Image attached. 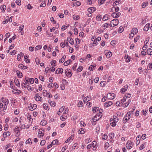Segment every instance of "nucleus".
<instances>
[{"instance_id":"obj_59","label":"nucleus","mask_w":152,"mask_h":152,"mask_svg":"<svg viewBox=\"0 0 152 152\" xmlns=\"http://www.w3.org/2000/svg\"><path fill=\"white\" fill-rule=\"evenodd\" d=\"M108 27V24L107 23H105L101 27L105 29L107 28Z\"/></svg>"},{"instance_id":"obj_10","label":"nucleus","mask_w":152,"mask_h":152,"mask_svg":"<svg viewBox=\"0 0 152 152\" xmlns=\"http://www.w3.org/2000/svg\"><path fill=\"white\" fill-rule=\"evenodd\" d=\"M121 15V13L120 12L113 13L111 16L114 18H116L119 17Z\"/></svg>"},{"instance_id":"obj_33","label":"nucleus","mask_w":152,"mask_h":152,"mask_svg":"<svg viewBox=\"0 0 152 152\" xmlns=\"http://www.w3.org/2000/svg\"><path fill=\"white\" fill-rule=\"evenodd\" d=\"M56 61L55 60H52L50 62L51 65L53 66H56Z\"/></svg>"},{"instance_id":"obj_46","label":"nucleus","mask_w":152,"mask_h":152,"mask_svg":"<svg viewBox=\"0 0 152 152\" xmlns=\"http://www.w3.org/2000/svg\"><path fill=\"white\" fill-rule=\"evenodd\" d=\"M83 69V67L82 66H80L77 69V72H81Z\"/></svg>"},{"instance_id":"obj_62","label":"nucleus","mask_w":152,"mask_h":152,"mask_svg":"<svg viewBox=\"0 0 152 152\" xmlns=\"http://www.w3.org/2000/svg\"><path fill=\"white\" fill-rule=\"evenodd\" d=\"M16 92L14 93V94L18 95H19L21 92V91L18 89H17L16 90Z\"/></svg>"},{"instance_id":"obj_30","label":"nucleus","mask_w":152,"mask_h":152,"mask_svg":"<svg viewBox=\"0 0 152 152\" xmlns=\"http://www.w3.org/2000/svg\"><path fill=\"white\" fill-rule=\"evenodd\" d=\"M48 102L52 107H54L56 105V103L54 101H51L50 100H49Z\"/></svg>"},{"instance_id":"obj_4","label":"nucleus","mask_w":152,"mask_h":152,"mask_svg":"<svg viewBox=\"0 0 152 152\" xmlns=\"http://www.w3.org/2000/svg\"><path fill=\"white\" fill-rule=\"evenodd\" d=\"M126 146L128 149H131L132 148L133 146L132 142L131 141H128L126 144Z\"/></svg>"},{"instance_id":"obj_57","label":"nucleus","mask_w":152,"mask_h":152,"mask_svg":"<svg viewBox=\"0 0 152 152\" xmlns=\"http://www.w3.org/2000/svg\"><path fill=\"white\" fill-rule=\"evenodd\" d=\"M105 1V0H98V2L99 5H101L103 4Z\"/></svg>"},{"instance_id":"obj_36","label":"nucleus","mask_w":152,"mask_h":152,"mask_svg":"<svg viewBox=\"0 0 152 152\" xmlns=\"http://www.w3.org/2000/svg\"><path fill=\"white\" fill-rule=\"evenodd\" d=\"M99 107H94L92 109V111L94 113H95L96 111H98Z\"/></svg>"},{"instance_id":"obj_64","label":"nucleus","mask_w":152,"mask_h":152,"mask_svg":"<svg viewBox=\"0 0 152 152\" xmlns=\"http://www.w3.org/2000/svg\"><path fill=\"white\" fill-rule=\"evenodd\" d=\"M148 70H151L152 69V63H149L148 64Z\"/></svg>"},{"instance_id":"obj_55","label":"nucleus","mask_w":152,"mask_h":152,"mask_svg":"<svg viewBox=\"0 0 152 152\" xmlns=\"http://www.w3.org/2000/svg\"><path fill=\"white\" fill-rule=\"evenodd\" d=\"M104 31V30L101 29H98L97 31V33L98 34H101Z\"/></svg>"},{"instance_id":"obj_28","label":"nucleus","mask_w":152,"mask_h":152,"mask_svg":"<svg viewBox=\"0 0 152 152\" xmlns=\"http://www.w3.org/2000/svg\"><path fill=\"white\" fill-rule=\"evenodd\" d=\"M16 72L17 75L18 77L21 78L23 77V74L20 71L17 70Z\"/></svg>"},{"instance_id":"obj_19","label":"nucleus","mask_w":152,"mask_h":152,"mask_svg":"<svg viewBox=\"0 0 152 152\" xmlns=\"http://www.w3.org/2000/svg\"><path fill=\"white\" fill-rule=\"evenodd\" d=\"M150 27V24L149 23H147L146 24L144 27L143 30L144 31H147L149 29Z\"/></svg>"},{"instance_id":"obj_9","label":"nucleus","mask_w":152,"mask_h":152,"mask_svg":"<svg viewBox=\"0 0 152 152\" xmlns=\"http://www.w3.org/2000/svg\"><path fill=\"white\" fill-rule=\"evenodd\" d=\"M42 130H43L42 129H40L38 130V134L39 135L38 136V137L40 138L42 137L44 135V132H42Z\"/></svg>"},{"instance_id":"obj_39","label":"nucleus","mask_w":152,"mask_h":152,"mask_svg":"<svg viewBox=\"0 0 152 152\" xmlns=\"http://www.w3.org/2000/svg\"><path fill=\"white\" fill-rule=\"evenodd\" d=\"M24 27V26L23 25H21L19 27V32H21V31H23Z\"/></svg>"},{"instance_id":"obj_49","label":"nucleus","mask_w":152,"mask_h":152,"mask_svg":"<svg viewBox=\"0 0 152 152\" xmlns=\"http://www.w3.org/2000/svg\"><path fill=\"white\" fill-rule=\"evenodd\" d=\"M83 103L82 101H79L77 104V106L80 107H82L83 105Z\"/></svg>"},{"instance_id":"obj_27","label":"nucleus","mask_w":152,"mask_h":152,"mask_svg":"<svg viewBox=\"0 0 152 152\" xmlns=\"http://www.w3.org/2000/svg\"><path fill=\"white\" fill-rule=\"evenodd\" d=\"M96 66V65H91L88 68V69L90 71H93L94 70Z\"/></svg>"},{"instance_id":"obj_20","label":"nucleus","mask_w":152,"mask_h":152,"mask_svg":"<svg viewBox=\"0 0 152 152\" xmlns=\"http://www.w3.org/2000/svg\"><path fill=\"white\" fill-rule=\"evenodd\" d=\"M30 105L31 107L30 109L31 110L36 109L37 107V105L35 104H31Z\"/></svg>"},{"instance_id":"obj_7","label":"nucleus","mask_w":152,"mask_h":152,"mask_svg":"<svg viewBox=\"0 0 152 152\" xmlns=\"http://www.w3.org/2000/svg\"><path fill=\"white\" fill-rule=\"evenodd\" d=\"M104 53L107 58H109L112 55V53L108 50L105 51Z\"/></svg>"},{"instance_id":"obj_60","label":"nucleus","mask_w":152,"mask_h":152,"mask_svg":"<svg viewBox=\"0 0 152 152\" xmlns=\"http://www.w3.org/2000/svg\"><path fill=\"white\" fill-rule=\"evenodd\" d=\"M29 82L31 84H32L34 82V79L33 78H28Z\"/></svg>"},{"instance_id":"obj_1","label":"nucleus","mask_w":152,"mask_h":152,"mask_svg":"<svg viewBox=\"0 0 152 152\" xmlns=\"http://www.w3.org/2000/svg\"><path fill=\"white\" fill-rule=\"evenodd\" d=\"M118 118L116 116H113L110 121V125L112 127H115L118 121Z\"/></svg>"},{"instance_id":"obj_48","label":"nucleus","mask_w":152,"mask_h":152,"mask_svg":"<svg viewBox=\"0 0 152 152\" xmlns=\"http://www.w3.org/2000/svg\"><path fill=\"white\" fill-rule=\"evenodd\" d=\"M1 10H2L3 12H4L6 8V6L4 5H2L1 7Z\"/></svg>"},{"instance_id":"obj_21","label":"nucleus","mask_w":152,"mask_h":152,"mask_svg":"<svg viewBox=\"0 0 152 152\" xmlns=\"http://www.w3.org/2000/svg\"><path fill=\"white\" fill-rule=\"evenodd\" d=\"M131 33L133 34H136L138 31V29L136 28H133L131 30Z\"/></svg>"},{"instance_id":"obj_25","label":"nucleus","mask_w":152,"mask_h":152,"mask_svg":"<svg viewBox=\"0 0 152 152\" xmlns=\"http://www.w3.org/2000/svg\"><path fill=\"white\" fill-rule=\"evenodd\" d=\"M52 144L53 145H59L61 144V143H59L58 142V141L56 139L53 140V141L52 142Z\"/></svg>"},{"instance_id":"obj_56","label":"nucleus","mask_w":152,"mask_h":152,"mask_svg":"<svg viewBox=\"0 0 152 152\" xmlns=\"http://www.w3.org/2000/svg\"><path fill=\"white\" fill-rule=\"evenodd\" d=\"M42 48V45H37L36 46L35 48V51L40 50Z\"/></svg>"},{"instance_id":"obj_8","label":"nucleus","mask_w":152,"mask_h":152,"mask_svg":"<svg viewBox=\"0 0 152 152\" xmlns=\"http://www.w3.org/2000/svg\"><path fill=\"white\" fill-rule=\"evenodd\" d=\"M35 100L37 101H41L42 99V97L39 96V94L37 93L34 96Z\"/></svg>"},{"instance_id":"obj_54","label":"nucleus","mask_w":152,"mask_h":152,"mask_svg":"<svg viewBox=\"0 0 152 152\" xmlns=\"http://www.w3.org/2000/svg\"><path fill=\"white\" fill-rule=\"evenodd\" d=\"M97 145V142L95 141H93L92 142L91 146L93 147L94 148H95L96 147Z\"/></svg>"},{"instance_id":"obj_12","label":"nucleus","mask_w":152,"mask_h":152,"mask_svg":"<svg viewBox=\"0 0 152 152\" xmlns=\"http://www.w3.org/2000/svg\"><path fill=\"white\" fill-rule=\"evenodd\" d=\"M63 71V69L61 68H58L56 71L55 73L56 74H58L61 73L62 74Z\"/></svg>"},{"instance_id":"obj_22","label":"nucleus","mask_w":152,"mask_h":152,"mask_svg":"<svg viewBox=\"0 0 152 152\" xmlns=\"http://www.w3.org/2000/svg\"><path fill=\"white\" fill-rule=\"evenodd\" d=\"M18 67L20 68H21L23 69H26L28 68V67L24 66L23 64H19L18 66Z\"/></svg>"},{"instance_id":"obj_6","label":"nucleus","mask_w":152,"mask_h":152,"mask_svg":"<svg viewBox=\"0 0 152 152\" xmlns=\"http://www.w3.org/2000/svg\"><path fill=\"white\" fill-rule=\"evenodd\" d=\"M107 97L110 99H113L115 97V94L113 93H109L107 95Z\"/></svg>"},{"instance_id":"obj_51","label":"nucleus","mask_w":152,"mask_h":152,"mask_svg":"<svg viewBox=\"0 0 152 152\" xmlns=\"http://www.w3.org/2000/svg\"><path fill=\"white\" fill-rule=\"evenodd\" d=\"M124 30L123 27L122 26H121L118 29V32L119 33H122Z\"/></svg>"},{"instance_id":"obj_34","label":"nucleus","mask_w":152,"mask_h":152,"mask_svg":"<svg viewBox=\"0 0 152 152\" xmlns=\"http://www.w3.org/2000/svg\"><path fill=\"white\" fill-rule=\"evenodd\" d=\"M129 118L128 119V118L126 116V115L124 117L123 120V122L125 124L126 122H127L128 120H129Z\"/></svg>"},{"instance_id":"obj_44","label":"nucleus","mask_w":152,"mask_h":152,"mask_svg":"<svg viewBox=\"0 0 152 152\" xmlns=\"http://www.w3.org/2000/svg\"><path fill=\"white\" fill-rule=\"evenodd\" d=\"M47 123V121L45 120H42L40 124L42 126H45Z\"/></svg>"},{"instance_id":"obj_42","label":"nucleus","mask_w":152,"mask_h":152,"mask_svg":"<svg viewBox=\"0 0 152 152\" xmlns=\"http://www.w3.org/2000/svg\"><path fill=\"white\" fill-rule=\"evenodd\" d=\"M71 61V60H68L64 63V66H67L70 63Z\"/></svg>"},{"instance_id":"obj_13","label":"nucleus","mask_w":152,"mask_h":152,"mask_svg":"<svg viewBox=\"0 0 152 152\" xmlns=\"http://www.w3.org/2000/svg\"><path fill=\"white\" fill-rule=\"evenodd\" d=\"M113 104L111 101H108L105 102L104 104V107H107L111 106Z\"/></svg>"},{"instance_id":"obj_37","label":"nucleus","mask_w":152,"mask_h":152,"mask_svg":"<svg viewBox=\"0 0 152 152\" xmlns=\"http://www.w3.org/2000/svg\"><path fill=\"white\" fill-rule=\"evenodd\" d=\"M147 53L148 55H152V49L151 48L148 49Z\"/></svg>"},{"instance_id":"obj_40","label":"nucleus","mask_w":152,"mask_h":152,"mask_svg":"<svg viewBox=\"0 0 152 152\" xmlns=\"http://www.w3.org/2000/svg\"><path fill=\"white\" fill-rule=\"evenodd\" d=\"M66 57L65 56H63L59 60V62L60 63H63L64 61L65 58H66Z\"/></svg>"},{"instance_id":"obj_18","label":"nucleus","mask_w":152,"mask_h":152,"mask_svg":"<svg viewBox=\"0 0 152 152\" xmlns=\"http://www.w3.org/2000/svg\"><path fill=\"white\" fill-rule=\"evenodd\" d=\"M111 23H113L115 26H116L118 23V20L117 19H114L111 21Z\"/></svg>"},{"instance_id":"obj_47","label":"nucleus","mask_w":152,"mask_h":152,"mask_svg":"<svg viewBox=\"0 0 152 152\" xmlns=\"http://www.w3.org/2000/svg\"><path fill=\"white\" fill-rule=\"evenodd\" d=\"M80 18L79 16V15H74L73 16V19L74 20H77Z\"/></svg>"},{"instance_id":"obj_24","label":"nucleus","mask_w":152,"mask_h":152,"mask_svg":"<svg viewBox=\"0 0 152 152\" xmlns=\"http://www.w3.org/2000/svg\"><path fill=\"white\" fill-rule=\"evenodd\" d=\"M85 130L84 128H81L78 131V133L80 134H83L85 132Z\"/></svg>"},{"instance_id":"obj_50","label":"nucleus","mask_w":152,"mask_h":152,"mask_svg":"<svg viewBox=\"0 0 152 152\" xmlns=\"http://www.w3.org/2000/svg\"><path fill=\"white\" fill-rule=\"evenodd\" d=\"M29 84L28 83L27 86H26V88H27V89L29 91H31L33 90L32 89V88L29 85Z\"/></svg>"},{"instance_id":"obj_41","label":"nucleus","mask_w":152,"mask_h":152,"mask_svg":"<svg viewBox=\"0 0 152 152\" xmlns=\"http://www.w3.org/2000/svg\"><path fill=\"white\" fill-rule=\"evenodd\" d=\"M102 18V16L100 15H99L96 16V20L97 21H100Z\"/></svg>"},{"instance_id":"obj_14","label":"nucleus","mask_w":152,"mask_h":152,"mask_svg":"<svg viewBox=\"0 0 152 152\" xmlns=\"http://www.w3.org/2000/svg\"><path fill=\"white\" fill-rule=\"evenodd\" d=\"M111 10L113 13H116L119 10V8L118 7H114L111 8Z\"/></svg>"},{"instance_id":"obj_3","label":"nucleus","mask_w":152,"mask_h":152,"mask_svg":"<svg viewBox=\"0 0 152 152\" xmlns=\"http://www.w3.org/2000/svg\"><path fill=\"white\" fill-rule=\"evenodd\" d=\"M65 73L66 75L68 77H70L72 75V73L71 72L70 69H67L65 70Z\"/></svg>"},{"instance_id":"obj_43","label":"nucleus","mask_w":152,"mask_h":152,"mask_svg":"<svg viewBox=\"0 0 152 152\" xmlns=\"http://www.w3.org/2000/svg\"><path fill=\"white\" fill-rule=\"evenodd\" d=\"M69 26V25H64L61 28V30H64L68 28Z\"/></svg>"},{"instance_id":"obj_35","label":"nucleus","mask_w":152,"mask_h":152,"mask_svg":"<svg viewBox=\"0 0 152 152\" xmlns=\"http://www.w3.org/2000/svg\"><path fill=\"white\" fill-rule=\"evenodd\" d=\"M43 108L45 110H48L49 109V107L48 106V105L47 104H43Z\"/></svg>"},{"instance_id":"obj_58","label":"nucleus","mask_w":152,"mask_h":152,"mask_svg":"<svg viewBox=\"0 0 152 152\" xmlns=\"http://www.w3.org/2000/svg\"><path fill=\"white\" fill-rule=\"evenodd\" d=\"M110 137V139H113L115 136V134L113 132H111L110 133V135H109Z\"/></svg>"},{"instance_id":"obj_52","label":"nucleus","mask_w":152,"mask_h":152,"mask_svg":"<svg viewBox=\"0 0 152 152\" xmlns=\"http://www.w3.org/2000/svg\"><path fill=\"white\" fill-rule=\"evenodd\" d=\"M132 113V112L129 111L126 114V116H127V118H128V119L129 118V119H130L131 118V115Z\"/></svg>"},{"instance_id":"obj_38","label":"nucleus","mask_w":152,"mask_h":152,"mask_svg":"<svg viewBox=\"0 0 152 152\" xmlns=\"http://www.w3.org/2000/svg\"><path fill=\"white\" fill-rule=\"evenodd\" d=\"M42 94L44 96L47 97L48 96V95L49 94V93H48L46 90H45L43 91Z\"/></svg>"},{"instance_id":"obj_15","label":"nucleus","mask_w":152,"mask_h":152,"mask_svg":"<svg viewBox=\"0 0 152 152\" xmlns=\"http://www.w3.org/2000/svg\"><path fill=\"white\" fill-rule=\"evenodd\" d=\"M110 16L107 14L104 15L102 18V20L103 21H106L108 20Z\"/></svg>"},{"instance_id":"obj_31","label":"nucleus","mask_w":152,"mask_h":152,"mask_svg":"<svg viewBox=\"0 0 152 152\" xmlns=\"http://www.w3.org/2000/svg\"><path fill=\"white\" fill-rule=\"evenodd\" d=\"M14 81L16 86L18 87L20 86V84L18 80L17 79H15Z\"/></svg>"},{"instance_id":"obj_53","label":"nucleus","mask_w":152,"mask_h":152,"mask_svg":"<svg viewBox=\"0 0 152 152\" xmlns=\"http://www.w3.org/2000/svg\"><path fill=\"white\" fill-rule=\"evenodd\" d=\"M93 43L91 45V47H94L96 46L98 44L96 40L93 41Z\"/></svg>"},{"instance_id":"obj_26","label":"nucleus","mask_w":152,"mask_h":152,"mask_svg":"<svg viewBox=\"0 0 152 152\" xmlns=\"http://www.w3.org/2000/svg\"><path fill=\"white\" fill-rule=\"evenodd\" d=\"M27 119L29 120V123L31 124L32 122L33 119L31 118V115L29 114L27 115Z\"/></svg>"},{"instance_id":"obj_11","label":"nucleus","mask_w":152,"mask_h":152,"mask_svg":"<svg viewBox=\"0 0 152 152\" xmlns=\"http://www.w3.org/2000/svg\"><path fill=\"white\" fill-rule=\"evenodd\" d=\"M124 59H125V62L126 63L129 62L131 59L132 58L130 56H129L127 54H126L125 56L124 57Z\"/></svg>"},{"instance_id":"obj_17","label":"nucleus","mask_w":152,"mask_h":152,"mask_svg":"<svg viewBox=\"0 0 152 152\" xmlns=\"http://www.w3.org/2000/svg\"><path fill=\"white\" fill-rule=\"evenodd\" d=\"M96 10V9L95 7H92L89 8L88 9V12H90L91 13L94 12Z\"/></svg>"},{"instance_id":"obj_29","label":"nucleus","mask_w":152,"mask_h":152,"mask_svg":"<svg viewBox=\"0 0 152 152\" xmlns=\"http://www.w3.org/2000/svg\"><path fill=\"white\" fill-rule=\"evenodd\" d=\"M67 40V41H68L69 43L71 45H73L74 44V41L72 38L68 37L67 38V40Z\"/></svg>"},{"instance_id":"obj_32","label":"nucleus","mask_w":152,"mask_h":152,"mask_svg":"<svg viewBox=\"0 0 152 152\" xmlns=\"http://www.w3.org/2000/svg\"><path fill=\"white\" fill-rule=\"evenodd\" d=\"M3 136H4V137H6L7 136H9L10 135V133L9 131L4 132L3 134Z\"/></svg>"},{"instance_id":"obj_61","label":"nucleus","mask_w":152,"mask_h":152,"mask_svg":"<svg viewBox=\"0 0 152 152\" xmlns=\"http://www.w3.org/2000/svg\"><path fill=\"white\" fill-rule=\"evenodd\" d=\"M109 144L108 142H106L104 145V148L107 149L109 146Z\"/></svg>"},{"instance_id":"obj_63","label":"nucleus","mask_w":152,"mask_h":152,"mask_svg":"<svg viewBox=\"0 0 152 152\" xmlns=\"http://www.w3.org/2000/svg\"><path fill=\"white\" fill-rule=\"evenodd\" d=\"M67 118V117L66 116H64L63 115H61L60 117V119L61 120H62L63 121L65 120Z\"/></svg>"},{"instance_id":"obj_23","label":"nucleus","mask_w":152,"mask_h":152,"mask_svg":"<svg viewBox=\"0 0 152 152\" xmlns=\"http://www.w3.org/2000/svg\"><path fill=\"white\" fill-rule=\"evenodd\" d=\"M74 137L73 135H71L68 138V139L66 140L65 143H67L69 142V141L71 140L72 141L74 139Z\"/></svg>"},{"instance_id":"obj_2","label":"nucleus","mask_w":152,"mask_h":152,"mask_svg":"<svg viewBox=\"0 0 152 152\" xmlns=\"http://www.w3.org/2000/svg\"><path fill=\"white\" fill-rule=\"evenodd\" d=\"M102 116V114L101 112H99L92 119L95 121L99 120Z\"/></svg>"},{"instance_id":"obj_45","label":"nucleus","mask_w":152,"mask_h":152,"mask_svg":"<svg viewBox=\"0 0 152 152\" xmlns=\"http://www.w3.org/2000/svg\"><path fill=\"white\" fill-rule=\"evenodd\" d=\"M81 5V3L80 1H77L75 2L74 5L75 6H78Z\"/></svg>"},{"instance_id":"obj_16","label":"nucleus","mask_w":152,"mask_h":152,"mask_svg":"<svg viewBox=\"0 0 152 152\" xmlns=\"http://www.w3.org/2000/svg\"><path fill=\"white\" fill-rule=\"evenodd\" d=\"M14 132L16 133V136L19 135V133L20 132L19 128L18 126H16L14 129Z\"/></svg>"},{"instance_id":"obj_5","label":"nucleus","mask_w":152,"mask_h":152,"mask_svg":"<svg viewBox=\"0 0 152 152\" xmlns=\"http://www.w3.org/2000/svg\"><path fill=\"white\" fill-rule=\"evenodd\" d=\"M128 88V86L127 85H126L124 86L121 89L120 92L122 94H124Z\"/></svg>"}]
</instances>
